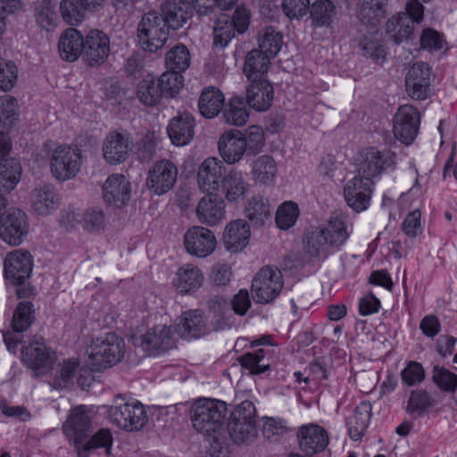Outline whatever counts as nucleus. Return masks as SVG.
I'll use <instances>...</instances> for the list:
<instances>
[{
  "mask_svg": "<svg viewBox=\"0 0 457 457\" xmlns=\"http://www.w3.org/2000/svg\"><path fill=\"white\" fill-rule=\"evenodd\" d=\"M351 233L352 229L342 218H331L326 227L315 228L308 234L304 251L311 258L324 260L339 250Z\"/></svg>",
  "mask_w": 457,
  "mask_h": 457,
  "instance_id": "obj_1",
  "label": "nucleus"
},
{
  "mask_svg": "<svg viewBox=\"0 0 457 457\" xmlns=\"http://www.w3.org/2000/svg\"><path fill=\"white\" fill-rule=\"evenodd\" d=\"M209 309L215 319V323L212 327L207 324L203 312L199 310H189L181 314L179 329L184 338H199L211 330L224 329L228 326L224 319L226 313L229 312V307L225 299L222 297L211 299Z\"/></svg>",
  "mask_w": 457,
  "mask_h": 457,
  "instance_id": "obj_2",
  "label": "nucleus"
},
{
  "mask_svg": "<svg viewBox=\"0 0 457 457\" xmlns=\"http://www.w3.org/2000/svg\"><path fill=\"white\" fill-rule=\"evenodd\" d=\"M227 413L225 402L212 398H199L191 405L190 420L197 432L210 436L223 428Z\"/></svg>",
  "mask_w": 457,
  "mask_h": 457,
  "instance_id": "obj_3",
  "label": "nucleus"
},
{
  "mask_svg": "<svg viewBox=\"0 0 457 457\" xmlns=\"http://www.w3.org/2000/svg\"><path fill=\"white\" fill-rule=\"evenodd\" d=\"M124 348V340L112 332L93 338L86 350L87 365L96 371L108 369L121 361Z\"/></svg>",
  "mask_w": 457,
  "mask_h": 457,
  "instance_id": "obj_4",
  "label": "nucleus"
},
{
  "mask_svg": "<svg viewBox=\"0 0 457 457\" xmlns=\"http://www.w3.org/2000/svg\"><path fill=\"white\" fill-rule=\"evenodd\" d=\"M82 153L71 145H56L49 149V166L54 178L64 182L77 176L82 165Z\"/></svg>",
  "mask_w": 457,
  "mask_h": 457,
  "instance_id": "obj_5",
  "label": "nucleus"
},
{
  "mask_svg": "<svg viewBox=\"0 0 457 457\" xmlns=\"http://www.w3.org/2000/svg\"><path fill=\"white\" fill-rule=\"evenodd\" d=\"M109 416L114 425L128 431L138 430L147 421L145 411L139 402L126 401L120 395L114 399Z\"/></svg>",
  "mask_w": 457,
  "mask_h": 457,
  "instance_id": "obj_6",
  "label": "nucleus"
},
{
  "mask_svg": "<svg viewBox=\"0 0 457 457\" xmlns=\"http://www.w3.org/2000/svg\"><path fill=\"white\" fill-rule=\"evenodd\" d=\"M169 37V29L162 16L156 12L145 13L137 25V38L141 47L154 53L162 48Z\"/></svg>",
  "mask_w": 457,
  "mask_h": 457,
  "instance_id": "obj_7",
  "label": "nucleus"
},
{
  "mask_svg": "<svg viewBox=\"0 0 457 457\" xmlns=\"http://www.w3.org/2000/svg\"><path fill=\"white\" fill-rule=\"evenodd\" d=\"M284 287L281 271L276 267L266 266L261 269L252 281V295L257 303L273 302Z\"/></svg>",
  "mask_w": 457,
  "mask_h": 457,
  "instance_id": "obj_8",
  "label": "nucleus"
},
{
  "mask_svg": "<svg viewBox=\"0 0 457 457\" xmlns=\"http://www.w3.org/2000/svg\"><path fill=\"white\" fill-rule=\"evenodd\" d=\"M395 166V154L388 150L379 151L375 147L361 151L357 159V174L368 180L374 179L388 169Z\"/></svg>",
  "mask_w": 457,
  "mask_h": 457,
  "instance_id": "obj_9",
  "label": "nucleus"
},
{
  "mask_svg": "<svg viewBox=\"0 0 457 457\" xmlns=\"http://www.w3.org/2000/svg\"><path fill=\"white\" fill-rule=\"evenodd\" d=\"M27 214L18 208H10L0 215V237L9 245H20L29 233Z\"/></svg>",
  "mask_w": 457,
  "mask_h": 457,
  "instance_id": "obj_10",
  "label": "nucleus"
},
{
  "mask_svg": "<svg viewBox=\"0 0 457 457\" xmlns=\"http://www.w3.org/2000/svg\"><path fill=\"white\" fill-rule=\"evenodd\" d=\"M134 345L140 346L149 355H157L175 345L171 327L157 325L148 329L144 335L133 337Z\"/></svg>",
  "mask_w": 457,
  "mask_h": 457,
  "instance_id": "obj_11",
  "label": "nucleus"
},
{
  "mask_svg": "<svg viewBox=\"0 0 457 457\" xmlns=\"http://www.w3.org/2000/svg\"><path fill=\"white\" fill-rule=\"evenodd\" d=\"M432 69L424 62L411 65L405 76V88L413 100H424L430 95Z\"/></svg>",
  "mask_w": 457,
  "mask_h": 457,
  "instance_id": "obj_12",
  "label": "nucleus"
},
{
  "mask_svg": "<svg viewBox=\"0 0 457 457\" xmlns=\"http://www.w3.org/2000/svg\"><path fill=\"white\" fill-rule=\"evenodd\" d=\"M374 181L355 175L344 186V198L347 205L356 212L369 208L374 191Z\"/></svg>",
  "mask_w": 457,
  "mask_h": 457,
  "instance_id": "obj_13",
  "label": "nucleus"
},
{
  "mask_svg": "<svg viewBox=\"0 0 457 457\" xmlns=\"http://www.w3.org/2000/svg\"><path fill=\"white\" fill-rule=\"evenodd\" d=\"M133 148V140L127 131H112L103 141V157L111 165L120 164L127 160Z\"/></svg>",
  "mask_w": 457,
  "mask_h": 457,
  "instance_id": "obj_14",
  "label": "nucleus"
},
{
  "mask_svg": "<svg viewBox=\"0 0 457 457\" xmlns=\"http://www.w3.org/2000/svg\"><path fill=\"white\" fill-rule=\"evenodd\" d=\"M216 245L214 233L202 226H193L184 235V245L187 252L198 258H204L212 254Z\"/></svg>",
  "mask_w": 457,
  "mask_h": 457,
  "instance_id": "obj_15",
  "label": "nucleus"
},
{
  "mask_svg": "<svg viewBox=\"0 0 457 457\" xmlns=\"http://www.w3.org/2000/svg\"><path fill=\"white\" fill-rule=\"evenodd\" d=\"M56 360L55 352L42 337L35 336L21 350V361L32 370L49 369Z\"/></svg>",
  "mask_w": 457,
  "mask_h": 457,
  "instance_id": "obj_16",
  "label": "nucleus"
},
{
  "mask_svg": "<svg viewBox=\"0 0 457 457\" xmlns=\"http://www.w3.org/2000/svg\"><path fill=\"white\" fill-rule=\"evenodd\" d=\"M420 127V113L411 104L398 108L394 117V135L396 139L410 145L417 137Z\"/></svg>",
  "mask_w": 457,
  "mask_h": 457,
  "instance_id": "obj_17",
  "label": "nucleus"
},
{
  "mask_svg": "<svg viewBox=\"0 0 457 457\" xmlns=\"http://www.w3.org/2000/svg\"><path fill=\"white\" fill-rule=\"evenodd\" d=\"M33 257L24 249L10 252L4 263L5 278L13 284L21 285L31 274Z\"/></svg>",
  "mask_w": 457,
  "mask_h": 457,
  "instance_id": "obj_18",
  "label": "nucleus"
},
{
  "mask_svg": "<svg viewBox=\"0 0 457 457\" xmlns=\"http://www.w3.org/2000/svg\"><path fill=\"white\" fill-rule=\"evenodd\" d=\"M197 220L205 226L214 227L226 218V203L217 193H207L195 207Z\"/></svg>",
  "mask_w": 457,
  "mask_h": 457,
  "instance_id": "obj_19",
  "label": "nucleus"
},
{
  "mask_svg": "<svg viewBox=\"0 0 457 457\" xmlns=\"http://www.w3.org/2000/svg\"><path fill=\"white\" fill-rule=\"evenodd\" d=\"M296 436L300 450L306 455L323 452L329 443L327 430L316 423L300 426Z\"/></svg>",
  "mask_w": 457,
  "mask_h": 457,
  "instance_id": "obj_20",
  "label": "nucleus"
},
{
  "mask_svg": "<svg viewBox=\"0 0 457 457\" xmlns=\"http://www.w3.org/2000/svg\"><path fill=\"white\" fill-rule=\"evenodd\" d=\"M227 174L223 162L216 157L206 158L199 166L197 184L203 193H217Z\"/></svg>",
  "mask_w": 457,
  "mask_h": 457,
  "instance_id": "obj_21",
  "label": "nucleus"
},
{
  "mask_svg": "<svg viewBox=\"0 0 457 457\" xmlns=\"http://www.w3.org/2000/svg\"><path fill=\"white\" fill-rule=\"evenodd\" d=\"M177 175L178 170L173 162L161 160L149 170L146 185L155 195H163L172 188Z\"/></svg>",
  "mask_w": 457,
  "mask_h": 457,
  "instance_id": "obj_22",
  "label": "nucleus"
},
{
  "mask_svg": "<svg viewBox=\"0 0 457 457\" xmlns=\"http://www.w3.org/2000/svg\"><path fill=\"white\" fill-rule=\"evenodd\" d=\"M110 54V39L98 29L88 32L84 39L83 57L90 65H99L105 62Z\"/></svg>",
  "mask_w": 457,
  "mask_h": 457,
  "instance_id": "obj_23",
  "label": "nucleus"
},
{
  "mask_svg": "<svg viewBox=\"0 0 457 457\" xmlns=\"http://www.w3.org/2000/svg\"><path fill=\"white\" fill-rule=\"evenodd\" d=\"M18 117L17 100L8 95L0 96V155L11 150L8 133Z\"/></svg>",
  "mask_w": 457,
  "mask_h": 457,
  "instance_id": "obj_24",
  "label": "nucleus"
},
{
  "mask_svg": "<svg viewBox=\"0 0 457 457\" xmlns=\"http://www.w3.org/2000/svg\"><path fill=\"white\" fill-rule=\"evenodd\" d=\"M218 148L222 162L228 164H235L243 158L246 151V143L241 132L228 130L220 137Z\"/></svg>",
  "mask_w": 457,
  "mask_h": 457,
  "instance_id": "obj_25",
  "label": "nucleus"
},
{
  "mask_svg": "<svg viewBox=\"0 0 457 457\" xmlns=\"http://www.w3.org/2000/svg\"><path fill=\"white\" fill-rule=\"evenodd\" d=\"M65 436L74 444L84 442L91 432V422L84 406L74 408L62 427Z\"/></svg>",
  "mask_w": 457,
  "mask_h": 457,
  "instance_id": "obj_26",
  "label": "nucleus"
},
{
  "mask_svg": "<svg viewBox=\"0 0 457 457\" xmlns=\"http://www.w3.org/2000/svg\"><path fill=\"white\" fill-rule=\"evenodd\" d=\"M103 198L110 205L120 207L130 198V183L124 175L112 174L103 186Z\"/></svg>",
  "mask_w": 457,
  "mask_h": 457,
  "instance_id": "obj_27",
  "label": "nucleus"
},
{
  "mask_svg": "<svg viewBox=\"0 0 457 457\" xmlns=\"http://www.w3.org/2000/svg\"><path fill=\"white\" fill-rule=\"evenodd\" d=\"M220 187L228 203H238L248 194L250 185L244 171L232 168L224 176Z\"/></svg>",
  "mask_w": 457,
  "mask_h": 457,
  "instance_id": "obj_28",
  "label": "nucleus"
},
{
  "mask_svg": "<svg viewBox=\"0 0 457 457\" xmlns=\"http://www.w3.org/2000/svg\"><path fill=\"white\" fill-rule=\"evenodd\" d=\"M195 119L189 112H183L173 117L167 127V133L173 145L184 146L195 135Z\"/></svg>",
  "mask_w": 457,
  "mask_h": 457,
  "instance_id": "obj_29",
  "label": "nucleus"
},
{
  "mask_svg": "<svg viewBox=\"0 0 457 457\" xmlns=\"http://www.w3.org/2000/svg\"><path fill=\"white\" fill-rule=\"evenodd\" d=\"M250 227L246 220L237 219L228 222L223 232V244L227 250L232 253L242 251L249 243Z\"/></svg>",
  "mask_w": 457,
  "mask_h": 457,
  "instance_id": "obj_30",
  "label": "nucleus"
},
{
  "mask_svg": "<svg viewBox=\"0 0 457 457\" xmlns=\"http://www.w3.org/2000/svg\"><path fill=\"white\" fill-rule=\"evenodd\" d=\"M30 202L32 209L37 214L47 216L58 208L60 197L54 186L44 184L32 190Z\"/></svg>",
  "mask_w": 457,
  "mask_h": 457,
  "instance_id": "obj_31",
  "label": "nucleus"
},
{
  "mask_svg": "<svg viewBox=\"0 0 457 457\" xmlns=\"http://www.w3.org/2000/svg\"><path fill=\"white\" fill-rule=\"evenodd\" d=\"M274 89L267 79H255L246 89V101L257 112L267 111L273 102Z\"/></svg>",
  "mask_w": 457,
  "mask_h": 457,
  "instance_id": "obj_32",
  "label": "nucleus"
},
{
  "mask_svg": "<svg viewBox=\"0 0 457 457\" xmlns=\"http://www.w3.org/2000/svg\"><path fill=\"white\" fill-rule=\"evenodd\" d=\"M251 177L255 184L271 186L275 183L278 166L275 159L269 154L255 158L250 164Z\"/></svg>",
  "mask_w": 457,
  "mask_h": 457,
  "instance_id": "obj_33",
  "label": "nucleus"
},
{
  "mask_svg": "<svg viewBox=\"0 0 457 457\" xmlns=\"http://www.w3.org/2000/svg\"><path fill=\"white\" fill-rule=\"evenodd\" d=\"M204 282V274L201 270L193 265L186 264L176 272L173 284L181 294H187L198 289Z\"/></svg>",
  "mask_w": 457,
  "mask_h": 457,
  "instance_id": "obj_34",
  "label": "nucleus"
},
{
  "mask_svg": "<svg viewBox=\"0 0 457 457\" xmlns=\"http://www.w3.org/2000/svg\"><path fill=\"white\" fill-rule=\"evenodd\" d=\"M84 38L81 33L73 29H67L61 36L58 48L62 59L73 62L83 54Z\"/></svg>",
  "mask_w": 457,
  "mask_h": 457,
  "instance_id": "obj_35",
  "label": "nucleus"
},
{
  "mask_svg": "<svg viewBox=\"0 0 457 457\" xmlns=\"http://www.w3.org/2000/svg\"><path fill=\"white\" fill-rule=\"evenodd\" d=\"M224 96L220 89L215 87H205L198 99L199 112L207 119L214 118L224 107Z\"/></svg>",
  "mask_w": 457,
  "mask_h": 457,
  "instance_id": "obj_36",
  "label": "nucleus"
},
{
  "mask_svg": "<svg viewBox=\"0 0 457 457\" xmlns=\"http://www.w3.org/2000/svg\"><path fill=\"white\" fill-rule=\"evenodd\" d=\"M10 151L0 155V193H8L18 184L21 168L20 162L7 158Z\"/></svg>",
  "mask_w": 457,
  "mask_h": 457,
  "instance_id": "obj_37",
  "label": "nucleus"
},
{
  "mask_svg": "<svg viewBox=\"0 0 457 457\" xmlns=\"http://www.w3.org/2000/svg\"><path fill=\"white\" fill-rule=\"evenodd\" d=\"M413 31V24L405 12H400L392 16L386 22V33L396 44L410 38Z\"/></svg>",
  "mask_w": 457,
  "mask_h": 457,
  "instance_id": "obj_38",
  "label": "nucleus"
},
{
  "mask_svg": "<svg viewBox=\"0 0 457 457\" xmlns=\"http://www.w3.org/2000/svg\"><path fill=\"white\" fill-rule=\"evenodd\" d=\"M371 417V405L368 402L361 403L348 420L349 436L354 441L360 440L365 434Z\"/></svg>",
  "mask_w": 457,
  "mask_h": 457,
  "instance_id": "obj_39",
  "label": "nucleus"
},
{
  "mask_svg": "<svg viewBox=\"0 0 457 457\" xmlns=\"http://www.w3.org/2000/svg\"><path fill=\"white\" fill-rule=\"evenodd\" d=\"M270 59L257 49L249 52L244 64V73L247 79L251 81L263 79L270 67Z\"/></svg>",
  "mask_w": 457,
  "mask_h": 457,
  "instance_id": "obj_40",
  "label": "nucleus"
},
{
  "mask_svg": "<svg viewBox=\"0 0 457 457\" xmlns=\"http://www.w3.org/2000/svg\"><path fill=\"white\" fill-rule=\"evenodd\" d=\"M223 117L233 126H243L249 118V112L242 97L232 96L225 106Z\"/></svg>",
  "mask_w": 457,
  "mask_h": 457,
  "instance_id": "obj_41",
  "label": "nucleus"
},
{
  "mask_svg": "<svg viewBox=\"0 0 457 457\" xmlns=\"http://www.w3.org/2000/svg\"><path fill=\"white\" fill-rule=\"evenodd\" d=\"M137 97L145 105L153 106L157 104L162 97L155 78L147 74L137 86Z\"/></svg>",
  "mask_w": 457,
  "mask_h": 457,
  "instance_id": "obj_42",
  "label": "nucleus"
},
{
  "mask_svg": "<svg viewBox=\"0 0 457 457\" xmlns=\"http://www.w3.org/2000/svg\"><path fill=\"white\" fill-rule=\"evenodd\" d=\"M163 23L166 27L178 29L184 25L189 18L188 12L184 10L175 1L168 0L162 8Z\"/></svg>",
  "mask_w": 457,
  "mask_h": 457,
  "instance_id": "obj_43",
  "label": "nucleus"
},
{
  "mask_svg": "<svg viewBox=\"0 0 457 457\" xmlns=\"http://www.w3.org/2000/svg\"><path fill=\"white\" fill-rule=\"evenodd\" d=\"M387 0H359L357 11L359 18L366 22H372L386 14Z\"/></svg>",
  "mask_w": 457,
  "mask_h": 457,
  "instance_id": "obj_44",
  "label": "nucleus"
},
{
  "mask_svg": "<svg viewBox=\"0 0 457 457\" xmlns=\"http://www.w3.org/2000/svg\"><path fill=\"white\" fill-rule=\"evenodd\" d=\"M335 13V5L330 0H317L310 7L312 22L316 27L329 26Z\"/></svg>",
  "mask_w": 457,
  "mask_h": 457,
  "instance_id": "obj_45",
  "label": "nucleus"
},
{
  "mask_svg": "<svg viewBox=\"0 0 457 457\" xmlns=\"http://www.w3.org/2000/svg\"><path fill=\"white\" fill-rule=\"evenodd\" d=\"M282 35L273 28L263 29L259 37V51L269 58L276 56L281 49Z\"/></svg>",
  "mask_w": 457,
  "mask_h": 457,
  "instance_id": "obj_46",
  "label": "nucleus"
},
{
  "mask_svg": "<svg viewBox=\"0 0 457 457\" xmlns=\"http://www.w3.org/2000/svg\"><path fill=\"white\" fill-rule=\"evenodd\" d=\"M34 309L29 301H23L18 303L14 310L12 328L14 332L21 333L26 331L33 323Z\"/></svg>",
  "mask_w": 457,
  "mask_h": 457,
  "instance_id": "obj_47",
  "label": "nucleus"
},
{
  "mask_svg": "<svg viewBox=\"0 0 457 457\" xmlns=\"http://www.w3.org/2000/svg\"><path fill=\"white\" fill-rule=\"evenodd\" d=\"M245 216L254 224L262 225L270 216L269 204L260 195L252 197L245 209Z\"/></svg>",
  "mask_w": 457,
  "mask_h": 457,
  "instance_id": "obj_48",
  "label": "nucleus"
},
{
  "mask_svg": "<svg viewBox=\"0 0 457 457\" xmlns=\"http://www.w3.org/2000/svg\"><path fill=\"white\" fill-rule=\"evenodd\" d=\"M60 10L63 21L72 26L82 22L87 11L81 0H62Z\"/></svg>",
  "mask_w": 457,
  "mask_h": 457,
  "instance_id": "obj_49",
  "label": "nucleus"
},
{
  "mask_svg": "<svg viewBox=\"0 0 457 457\" xmlns=\"http://www.w3.org/2000/svg\"><path fill=\"white\" fill-rule=\"evenodd\" d=\"M190 54L182 44L173 46L166 54V65L171 71L182 72L190 65Z\"/></svg>",
  "mask_w": 457,
  "mask_h": 457,
  "instance_id": "obj_50",
  "label": "nucleus"
},
{
  "mask_svg": "<svg viewBox=\"0 0 457 457\" xmlns=\"http://www.w3.org/2000/svg\"><path fill=\"white\" fill-rule=\"evenodd\" d=\"M434 405V400L424 390L411 391L406 405V411L412 417H420L425 411Z\"/></svg>",
  "mask_w": 457,
  "mask_h": 457,
  "instance_id": "obj_51",
  "label": "nucleus"
},
{
  "mask_svg": "<svg viewBox=\"0 0 457 457\" xmlns=\"http://www.w3.org/2000/svg\"><path fill=\"white\" fill-rule=\"evenodd\" d=\"M155 81L162 96H174L182 87L184 78L180 72L170 70L155 79Z\"/></svg>",
  "mask_w": 457,
  "mask_h": 457,
  "instance_id": "obj_52",
  "label": "nucleus"
},
{
  "mask_svg": "<svg viewBox=\"0 0 457 457\" xmlns=\"http://www.w3.org/2000/svg\"><path fill=\"white\" fill-rule=\"evenodd\" d=\"M228 428L230 437L237 444L250 442L253 440L257 435L255 423L238 422L229 420Z\"/></svg>",
  "mask_w": 457,
  "mask_h": 457,
  "instance_id": "obj_53",
  "label": "nucleus"
},
{
  "mask_svg": "<svg viewBox=\"0 0 457 457\" xmlns=\"http://www.w3.org/2000/svg\"><path fill=\"white\" fill-rule=\"evenodd\" d=\"M236 30L228 15H221L213 27V43L215 46L225 47L235 37Z\"/></svg>",
  "mask_w": 457,
  "mask_h": 457,
  "instance_id": "obj_54",
  "label": "nucleus"
},
{
  "mask_svg": "<svg viewBox=\"0 0 457 457\" xmlns=\"http://www.w3.org/2000/svg\"><path fill=\"white\" fill-rule=\"evenodd\" d=\"M299 217V209L295 203L288 201L283 203L277 210L276 224L280 229H288L293 227Z\"/></svg>",
  "mask_w": 457,
  "mask_h": 457,
  "instance_id": "obj_55",
  "label": "nucleus"
},
{
  "mask_svg": "<svg viewBox=\"0 0 457 457\" xmlns=\"http://www.w3.org/2000/svg\"><path fill=\"white\" fill-rule=\"evenodd\" d=\"M432 378L442 391L453 393L457 389V374L444 367L435 366L432 371Z\"/></svg>",
  "mask_w": 457,
  "mask_h": 457,
  "instance_id": "obj_56",
  "label": "nucleus"
},
{
  "mask_svg": "<svg viewBox=\"0 0 457 457\" xmlns=\"http://www.w3.org/2000/svg\"><path fill=\"white\" fill-rule=\"evenodd\" d=\"M18 69L12 61L0 59V90L10 91L16 84Z\"/></svg>",
  "mask_w": 457,
  "mask_h": 457,
  "instance_id": "obj_57",
  "label": "nucleus"
},
{
  "mask_svg": "<svg viewBox=\"0 0 457 457\" xmlns=\"http://www.w3.org/2000/svg\"><path fill=\"white\" fill-rule=\"evenodd\" d=\"M265 355L264 349H258L254 353H246L239 357L241 365L253 374H260L268 370V365L262 364Z\"/></svg>",
  "mask_w": 457,
  "mask_h": 457,
  "instance_id": "obj_58",
  "label": "nucleus"
},
{
  "mask_svg": "<svg viewBox=\"0 0 457 457\" xmlns=\"http://www.w3.org/2000/svg\"><path fill=\"white\" fill-rule=\"evenodd\" d=\"M84 443L86 449L95 450L103 448L106 454H110L112 445V436L109 429L102 428L89 440L86 439Z\"/></svg>",
  "mask_w": 457,
  "mask_h": 457,
  "instance_id": "obj_59",
  "label": "nucleus"
},
{
  "mask_svg": "<svg viewBox=\"0 0 457 457\" xmlns=\"http://www.w3.org/2000/svg\"><path fill=\"white\" fill-rule=\"evenodd\" d=\"M246 150L253 154H258L264 145V134L261 127L250 126L244 137Z\"/></svg>",
  "mask_w": 457,
  "mask_h": 457,
  "instance_id": "obj_60",
  "label": "nucleus"
},
{
  "mask_svg": "<svg viewBox=\"0 0 457 457\" xmlns=\"http://www.w3.org/2000/svg\"><path fill=\"white\" fill-rule=\"evenodd\" d=\"M230 420L256 424V409L254 404L247 400L242 402L231 413Z\"/></svg>",
  "mask_w": 457,
  "mask_h": 457,
  "instance_id": "obj_61",
  "label": "nucleus"
},
{
  "mask_svg": "<svg viewBox=\"0 0 457 457\" xmlns=\"http://www.w3.org/2000/svg\"><path fill=\"white\" fill-rule=\"evenodd\" d=\"M79 361L75 359H70L63 362L58 371L55 378V384L60 387H65L70 385L79 369Z\"/></svg>",
  "mask_w": 457,
  "mask_h": 457,
  "instance_id": "obj_62",
  "label": "nucleus"
},
{
  "mask_svg": "<svg viewBox=\"0 0 457 457\" xmlns=\"http://www.w3.org/2000/svg\"><path fill=\"white\" fill-rule=\"evenodd\" d=\"M309 8V0H282L283 12L290 19L303 17Z\"/></svg>",
  "mask_w": 457,
  "mask_h": 457,
  "instance_id": "obj_63",
  "label": "nucleus"
},
{
  "mask_svg": "<svg viewBox=\"0 0 457 457\" xmlns=\"http://www.w3.org/2000/svg\"><path fill=\"white\" fill-rule=\"evenodd\" d=\"M420 46L430 52L441 50L444 46V37L435 29L428 28L420 36Z\"/></svg>",
  "mask_w": 457,
  "mask_h": 457,
  "instance_id": "obj_64",
  "label": "nucleus"
}]
</instances>
